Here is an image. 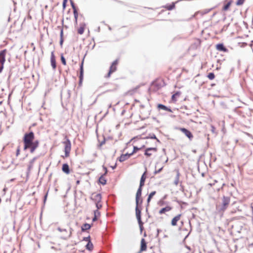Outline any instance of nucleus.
I'll return each instance as SVG.
<instances>
[{
	"instance_id": "1",
	"label": "nucleus",
	"mask_w": 253,
	"mask_h": 253,
	"mask_svg": "<svg viewBox=\"0 0 253 253\" xmlns=\"http://www.w3.org/2000/svg\"><path fill=\"white\" fill-rule=\"evenodd\" d=\"M34 139L35 134L33 132L31 131L24 134L23 139L24 150L29 149L31 153L35 152L39 147V141L37 140H34Z\"/></svg>"
},
{
	"instance_id": "2",
	"label": "nucleus",
	"mask_w": 253,
	"mask_h": 253,
	"mask_svg": "<svg viewBox=\"0 0 253 253\" xmlns=\"http://www.w3.org/2000/svg\"><path fill=\"white\" fill-rule=\"evenodd\" d=\"M67 228H63L61 227L57 228V230L60 232V237L64 240L69 239L72 235V228L70 226L69 224L67 225Z\"/></svg>"
},
{
	"instance_id": "3",
	"label": "nucleus",
	"mask_w": 253,
	"mask_h": 253,
	"mask_svg": "<svg viewBox=\"0 0 253 253\" xmlns=\"http://www.w3.org/2000/svg\"><path fill=\"white\" fill-rule=\"evenodd\" d=\"M65 140L62 142L64 146V151L65 152V155L61 156L63 159L68 158L70 156V152L71 150V143L70 140L67 136H65Z\"/></svg>"
},
{
	"instance_id": "4",
	"label": "nucleus",
	"mask_w": 253,
	"mask_h": 253,
	"mask_svg": "<svg viewBox=\"0 0 253 253\" xmlns=\"http://www.w3.org/2000/svg\"><path fill=\"white\" fill-rule=\"evenodd\" d=\"M91 199L95 202L96 207L97 209L102 208V204L100 203L101 201V195L99 193H93L92 194Z\"/></svg>"
},
{
	"instance_id": "5",
	"label": "nucleus",
	"mask_w": 253,
	"mask_h": 253,
	"mask_svg": "<svg viewBox=\"0 0 253 253\" xmlns=\"http://www.w3.org/2000/svg\"><path fill=\"white\" fill-rule=\"evenodd\" d=\"M230 202V198L228 197L223 196L222 202L221 206H220V210L224 211L228 207Z\"/></svg>"
},
{
	"instance_id": "6",
	"label": "nucleus",
	"mask_w": 253,
	"mask_h": 253,
	"mask_svg": "<svg viewBox=\"0 0 253 253\" xmlns=\"http://www.w3.org/2000/svg\"><path fill=\"white\" fill-rule=\"evenodd\" d=\"M7 52L6 49H4L0 52V73H1L3 68V65L5 61V55Z\"/></svg>"
},
{
	"instance_id": "7",
	"label": "nucleus",
	"mask_w": 253,
	"mask_h": 253,
	"mask_svg": "<svg viewBox=\"0 0 253 253\" xmlns=\"http://www.w3.org/2000/svg\"><path fill=\"white\" fill-rule=\"evenodd\" d=\"M162 87L161 81L159 79L156 80L151 84L150 89L153 91H156Z\"/></svg>"
},
{
	"instance_id": "8",
	"label": "nucleus",
	"mask_w": 253,
	"mask_h": 253,
	"mask_svg": "<svg viewBox=\"0 0 253 253\" xmlns=\"http://www.w3.org/2000/svg\"><path fill=\"white\" fill-rule=\"evenodd\" d=\"M140 204H137L136 203V206L135 208V213H136V216L137 219V220L138 221V223L140 225H141L142 224V222L141 221V209H140L139 206Z\"/></svg>"
},
{
	"instance_id": "9",
	"label": "nucleus",
	"mask_w": 253,
	"mask_h": 253,
	"mask_svg": "<svg viewBox=\"0 0 253 253\" xmlns=\"http://www.w3.org/2000/svg\"><path fill=\"white\" fill-rule=\"evenodd\" d=\"M142 187H140V185H139V187L138 189L136 194V203L137 204H141L142 203V199L141 198Z\"/></svg>"
},
{
	"instance_id": "10",
	"label": "nucleus",
	"mask_w": 253,
	"mask_h": 253,
	"mask_svg": "<svg viewBox=\"0 0 253 253\" xmlns=\"http://www.w3.org/2000/svg\"><path fill=\"white\" fill-rule=\"evenodd\" d=\"M118 63V61L116 60L114 61L110 66L109 71L107 76V77H109L112 73L114 72L117 69V65Z\"/></svg>"
},
{
	"instance_id": "11",
	"label": "nucleus",
	"mask_w": 253,
	"mask_h": 253,
	"mask_svg": "<svg viewBox=\"0 0 253 253\" xmlns=\"http://www.w3.org/2000/svg\"><path fill=\"white\" fill-rule=\"evenodd\" d=\"M178 129L182 132L189 138L190 140H191L193 139V135L189 130L182 127L179 128Z\"/></svg>"
},
{
	"instance_id": "12",
	"label": "nucleus",
	"mask_w": 253,
	"mask_h": 253,
	"mask_svg": "<svg viewBox=\"0 0 253 253\" xmlns=\"http://www.w3.org/2000/svg\"><path fill=\"white\" fill-rule=\"evenodd\" d=\"M181 216V214H178L173 217L171 220V225L172 226H176L177 225V222L180 220Z\"/></svg>"
},
{
	"instance_id": "13",
	"label": "nucleus",
	"mask_w": 253,
	"mask_h": 253,
	"mask_svg": "<svg viewBox=\"0 0 253 253\" xmlns=\"http://www.w3.org/2000/svg\"><path fill=\"white\" fill-rule=\"evenodd\" d=\"M84 59L83 60L81 65L80 66V76H79V85L81 86L82 85V83L83 81V78H84V69H83V65H84Z\"/></svg>"
},
{
	"instance_id": "14",
	"label": "nucleus",
	"mask_w": 253,
	"mask_h": 253,
	"mask_svg": "<svg viewBox=\"0 0 253 253\" xmlns=\"http://www.w3.org/2000/svg\"><path fill=\"white\" fill-rule=\"evenodd\" d=\"M50 62L53 69L55 70L56 68V63L54 51H52L51 53Z\"/></svg>"
},
{
	"instance_id": "15",
	"label": "nucleus",
	"mask_w": 253,
	"mask_h": 253,
	"mask_svg": "<svg viewBox=\"0 0 253 253\" xmlns=\"http://www.w3.org/2000/svg\"><path fill=\"white\" fill-rule=\"evenodd\" d=\"M157 151V149L156 148H148L146 149L144 154L147 157H149L152 156V152L156 153Z\"/></svg>"
},
{
	"instance_id": "16",
	"label": "nucleus",
	"mask_w": 253,
	"mask_h": 253,
	"mask_svg": "<svg viewBox=\"0 0 253 253\" xmlns=\"http://www.w3.org/2000/svg\"><path fill=\"white\" fill-rule=\"evenodd\" d=\"M211 9H205V10H203L198 11H197V12L195 13L194 15H193V17H196L198 15H200L201 16H203L205 14L209 13L211 11Z\"/></svg>"
},
{
	"instance_id": "17",
	"label": "nucleus",
	"mask_w": 253,
	"mask_h": 253,
	"mask_svg": "<svg viewBox=\"0 0 253 253\" xmlns=\"http://www.w3.org/2000/svg\"><path fill=\"white\" fill-rule=\"evenodd\" d=\"M147 249V243L146 242L144 238H142L141 240V246L139 252L141 253L143 251H145Z\"/></svg>"
},
{
	"instance_id": "18",
	"label": "nucleus",
	"mask_w": 253,
	"mask_h": 253,
	"mask_svg": "<svg viewBox=\"0 0 253 253\" xmlns=\"http://www.w3.org/2000/svg\"><path fill=\"white\" fill-rule=\"evenodd\" d=\"M86 27V24L83 22L80 24L79 27L78 29V33L80 35H82L84 31V29Z\"/></svg>"
},
{
	"instance_id": "19",
	"label": "nucleus",
	"mask_w": 253,
	"mask_h": 253,
	"mask_svg": "<svg viewBox=\"0 0 253 253\" xmlns=\"http://www.w3.org/2000/svg\"><path fill=\"white\" fill-rule=\"evenodd\" d=\"M172 210V208L170 206H167L165 208H163L161 209L159 211V213L160 214H163L166 213L167 212H169L170 211Z\"/></svg>"
},
{
	"instance_id": "20",
	"label": "nucleus",
	"mask_w": 253,
	"mask_h": 253,
	"mask_svg": "<svg viewBox=\"0 0 253 253\" xmlns=\"http://www.w3.org/2000/svg\"><path fill=\"white\" fill-rule=\"evenodd\" d=\"M216 49L219 51H222L223 52H227L228 50L222 43H219L216 44Z\"/></svg>"
},
{
	"instance_id": "21",
	"label": "nucleus",
	"mask_w": 253,
	"mask_h": 253,
	"mask_svg": "<svg viewBox=\"0 0 253 253\" xmlns=\"http://www.w3.org/2000/svg\"><path fill=\"white\" fill-rule=\"evenodd\" d=\"M62 171L67 174L70 173V169L67 164H64L62 168Z\"/></svg>"
},
{
	"instance_id": "22",
	"label": "nucleus",
	"mask_w": 253,
	"mask_h": 253,
	"mask_svg": "<svg viewBox=\"0 0 253 253\" xmlns=\"http://www.w3.org/2000/svg\"><path fill=\"white\" fill-rule=\"evenodd\" d=\"M156 191H154L151 192L148 195L147 200V206L149 205L150 202H151V200L153 198V197L156 195Z\"/></svg>"
},
{
	"instance_id": "23",
	"label": "nucleus",
	"mask_w": 253,
	"mask_h": 253,
	"mask_svg": "<svg viewBox=\"0 0 253 253\" xmlns=\"http://www.w3.org/2000/svg\"><path fill=\"white\" fill-rule=\"evenodd\" d=\"M157 107L159 109H162V110L168 111L170 113L172 112V110H171L170 108L167 107V106H165L164 105H163L161 104H159L158 105Z\"/></svg>"
},
{
	"instance_id": "24",
	"label": "nucleus",
	"mask_w": 253,
	"mask_h": 253,
	"mask_svg": "<svg viewBox=\"0 0 253 253\" xmlns=\"http://www.w3.org/2000/svg\"><path fill=\"white\" fill-rule=\"evenodd\" d=\"M99 209H97L95 210L94 211V217L92 218V221H96L98 218L100 216V213L98 211Z\"/></svg>"
},
{
	"instance_id": "25",
	"label": "nucleus",
	"mask_w": 253,
	"mask_h": 253,
	"mask_svg": "<svg viewBox=\"0 0 253 253\" xmlns=\"http://www.w3.org/2000/svg\"><path fill=\"white\" fill-rule=\"evenodd\" d=\"M146 179V172H145L141 176V177L140 179V187H143L144 185V183H145Z\"/></svg>"
},
{
	"instance_id": "26",
	"label": "nucleus",
	"mask_w": 253,
	"mask_h": 253,
	"mask_svg": "<svg viewBox=\"0 0 253 253\" xmlns=\"http://www.w3.org/2000/svg\"><path fill=\"white\" fill-rule=\"evenodd\" d=\"M91 227V225L88 223L84 224L82 227L81 229L82 231H85L88 229H89Z\"/></svg>"
},
{
	"instance_id": "27",
	"label": "nucleus",
	"mask_w": 253,
	"mask_h": 253,
	"mask_svg": "<svg viewBox=\"0 0 253 253\" xmlns=\"http://www.w3.org/2000/svg\"><path fill=\"white\" fill-rule=\"evenodd\" d=\"M105 173L104 175H101L99 178V182L102 185H105L106 184V180L104 176Z\"/></svg>"
},
{
	"instance_id": "28",
	"label": "nucleus",
	"mask_w": 253,
	"mask_h": 253,
	"mask_svg": "<svg viewBox=\"0 0 253 253\" xmlns=\"http://www.w3.org/2000/svg\"><path fill=\"white\" fill-rule=\"evenodd\" d=\"M86 249L89 251H91L93 249V245L92 243L91 242L90 240H89L88 243L85 246Z\"/></svg>"
},
{
	"instance_id": "29",
	"label": "nucleus",
	"mask_w": 253,
	"mask_h": 253,
	"mask_svg": "<svg viewBox=\"0 0 253 253\" xmlns=\"http://www.w3.org/2000/svg\"><path fill=\"white\" fill-rule=\"evenodd\" d=\"M35 160H36V158H34L32 160H31L30 161V162H29V164L28 165V171H30L31 169H32L33 164L35 161Z\"/></svg>"
},
{
	"instance_id": "30",
	"label": "nucleus",
	"mask_w": 253,
	"mask_h": 253,
	"mask_svg": "<svg viewBox=\"0 0 253 253\" xmlns=\"http://www.w3.org/2000/svg\"><path fill=\"white\" fill-rule=\"evenodd\" d=\"M180 95V93L179 92H177L174 94L172 95L171 99L172 101L175 102L176 101V99L178 97H179Z\"/></svg>"
},
{
	"instance_id": "31",
	"label": "nucleus",
	"mask_w": 253,
	"mask_h": 253,
	"mask_svg": "<svg viewBox=\"0 0 253 253\" xmlns=\"http://www.w3.org/2000/svg\"><path fill=\"white\" fill-rule=\"evenodd\" d=\"M231 3H232V1L230 0L229 1V2H227V4H226L223 7L222 9L224 11H226L227 10H228L229 8L230 7L231 4Z\"/></svg>"
},
{
	"instance_id": "32",
	"label": "nucleus",
	"mask_w": 253,
	"mask_h": 253,
	"mask_svg": "<svg viewBox=\"0 0 253 253\" xmlns=\"http://www.w3.org/2000/svg\"><path fill=\"white\" fill-rule=\"evenodd\" d=\"M139 149H140L136 147H133V150L132 151V152H131L130 153L127 152V158L132 156L134 153H135L137 151H138Z\"/></svg>"
},
{
	"instance_id": "33",
	"label": "nucleus",
	"mask_w": 253,
	"mask_h": 253,
	"mask_svg": "<svg viewBox=\"0 0 253 253\" xmlns=\"http://www.w3.org/2000/svg\"><path fill=\"white\" fill-rule=\"evenodd\" d=\"M175 7V4L174 3H172L171 4H169V5H168L166 6V8H167V10H172V9H173Z\"/></svg>"
},
{
	"instance_id": "34",
	"label": "nucleus",
	"mask_w": 253,
	"mask_h": 253,
	"mask_svg": "<svg viewBox=\"0 0 253 253\" xmlns=\"http://www.w3.org/2000/svg\"><path fill=\"white\" fill-rule=\"evenodd\" d=\"M126 160V154H123L119 158L120 162H124Z\"/></svg>"
},
{
	"instance_id": "35",
	"label": "nucleus",
	"mask_w": 253,
	"mask_h": 253,
	"mask_svg": "<svg viewBox=\"0 0 253 253\" xmlns=\"http://www.w3.org/2000/svg\"><path fill=\"white\" fill-rule=\"evenodd\" d=\"M73 13H74V18H75V23H76V24H77V20H78V13L77 10H74Z\"/></svg>"
},
{
	"instance_id": "36",
	"label": "nucleus",
	"mask_w": 253,
	"mask_h": 253,
	"mask_svg": "<svg viewBox=\"0 0 253 253\" xmlns=\"http://www.w3.org/2000/svg\"><path fill=\"white\" fill-rule=\"evenodd\" d=\"M207 77L210 80H213L215 78V75L213 73H210L208 76Z\"/></svg>"
},
{
	"instance_id": "37",
	"label": "nucleus",
	"mask_w": 253,
	"mask_h": 253,
	"mask_svg": "<svg viewBox=\"0 0 253 253\" xmlns=\"http://www.w3.org/2000/svg\"><path fill=\"white\" fill-rule=\"evenodd\" d=\"M179 173L178 172L176 177V178L174 181V184L177 186L179 183Z\"/></svg>"
},
{
	"instance_id": "38",
	"label": "nucleus",
	"mask_w": 253,
	"mask_h": 253,
	"mask_svg": "<svg viewBox=\"0 0 253 253\" xmlns=\"http://www.w3.org/2000/svg\"><path fill=\"white\" fill-rule=\"evenodd\" d=\"M61 60L62 64L64 65H66V61L65 58H64V57L63 56V55L62 54L61 56Z\"/></svg>"
},
{
	"instance_id": "39",
	"label": "nucleus",
	"mask_w": 253,
	"mask_h": 253,
	"mask_svg": "<svg viewBox=\"0 0 253 253\" xmlns=\"http://www.w3.org/2000/svg\"><path fill=\"white\" fill-rule=\"evenodd\" d=\"M245 0H238L236 2V5H242L244 3Z\"/></svg>"
},
{
	"instance_id": "40",
	"label": "nucleus",
	"mask_w": 253,
	"mask_h": 253,
	"mask_svg": "<svg viewBox=\"0 0 253 253\" xmlns=\"http://www.w3.org/2000/svg\"><path fill=\"white\" fill-rule=\"evenodd\" d=\"M63 35V30L62 29L60 32V37H61L60 44H62V42H63V39H62Z\"/></svg>"
},
{
	"instance_id": "41",
	"label": "nucleus",
	"mask_w": 253,
	"mask_h": 253,
	"mask_svg": "<svg viewBox=\"0 0 253 253\" xmlns=\"http://www.w3.org/2000/svg\"><path fill=\"white\" fill-rule=\"evenodd\" d=\"M67 2V0H63V9L64 10L65 9L66 6V3Z\"/></svg>"
},
{
	"instance_id": "42",
	"label": "nucleus",
	"mask_w": 253,
	"mask_h": 253,
	"mask_svg": "<svg viewBox=\"0 0 253 253\" xmlns=\"http://www.w3.org/2000/svg\"><path fill=\"white\" fill-rule=\"evenodd\" d=\"M20 146H18L16 150V156H18L20 155Z\"/></svg>"
},
{
	"instance_id": "43",
	"label": "nucleus",
	"mask_w": 253,
	"mask_h": 253,
	"mask_svg": "<svg viewBox=\"0 0 253 253\" xmlns=\"http://www.w3.org/2000/svg\"><path fill=\"white\" fill-rule=\"evenodd\" d=\"M137 88H135L133 90H129L127 93H129V94H132L133 92H134L135 91H136L137 90Z\"/></svg>"
},
{
	"instance_id": "44",
	"label": "nucleus",
	"mask_w": 253,
	"mask_h": 253,
	"mask_svg": "<svg viewBox=\"0 0 253 253\" xmlns=\"http://www.w3.org/2000/svg\"><path fill=\"white\" fill-rule=\"evenodd\" d=\"M211 131L212 133H215V127L213 126H211Z\"/></svg>"
},
{
	"instance_id": "45",
	"label": "nucleus",
	"mask_w": 253,
	"mask_h": 253,
	"mask_svg": "<svg viewBox=\"0 0 253 253\" xmlns=\"http://www.w3.org/2000/svg\"><path fill=\"white\" fill-rule=\"evenodd\" d=\"M71 5L72 7V8L73 9V11L75 10H77V8L74 4V3L73 2H71Z\"/></svg>"
},
{
	"instance_id": "46",
	"label": "nucleus",
	"mask_w": 253,
	"mask_h": 253,
	"mask_svg": "<svg viewBox=\"0 0 253 253\" xmlns=\"http://www.w3.org/2000/svg\"><path fill=\"white\" fill-rule=\"evenodd\" d=\"M105 139H104L103 141H102V142H100V143L99 144V146L101 147L102 145H103L104 144H105Z\"/></svg>"
},
{
	"instance_id": "47",
	"label": "nucleus",
	"mask_w": 253,
	"mask_h": 253,
	"mask_svg": "<svg viewBox=\"0 0 253 253\" xmlns=\"http://www.w3.org/2000/svg\"><path fill=\"white\" fill-rule=\"evenodd\" d=\"M84 240L88 242V241L90 240V236H88L87 237L84 238Z\"/></svg>"
},
{
	"instance_id": "48",
	"label": "nucleus",
	"mask_w": 253,
	"mask_h": 253,
	"mask_svg": "<svg viewBox=\"0 0 253 253\" xmlns=\"http://www.w3.org/2000/svg\"><path fill=\"white\" fill-rule=\"evenodd\" d=\"M163 204L164 201H160L158 203L159 205H160V206H162L163 205Z\"/></svg>"
},
{
	"instance_id": "49",
	"label": "nucleus",
	"mask_w": 253,
	"mask_h": 253,
	"mask_svg": "<svg viewBox=\"0 0 253 253\" xmlns=\"http://www.w3.org/2000/svg\"><path fill=\"white\" fill-rule=\"evenodd\" d=\"M79 183H80V181H79V180H78V181H77V184H79Z\"/></svg>"
},
{
	"instance_id": "50",
	"label": "nucleus",
	"mask_w": 253,
	"mask_h": 253,
	"mask_svg": "<svg viewBox=\"0 0 253 253\" xmlns=\"http://www.w3.org/2000/svg\"><path fill=\"white\" fill-rule=\"evenodd\" d=\"M215 13H214V14L212 15V16H211V18H212L214 16V15H215Z\"/></svg>"
},
{
	"instance_id": "51",
	"label": "nucleus",
	"mask_w": 253,
	"mask_h": 253,
	"mask_svg": "<svg viewBox=\"0 0 253 253\" xmlns=\"http://www.w3.org/2000/svg\"><path fill=\"white\" fill-rule=\"evenodd\" d=\"M105 170H106V171H105V173H106L107 172V169H105Z\"/></svg>"
},
{
	"instance_id": "52",
	"label": "nucleus",
	"mask_w": 253,
	"mask_h": 253,
	"mask_svg": "<svg viewBox=\"0 0 253 253\" xmlns=\"http://www.w3.org/2000/svg\"><path fill=\"white\" fill-rule=\"evenodd\" d=\"M137 253H141L140 252H138Z\"/></svg>"
}]
</instances>
